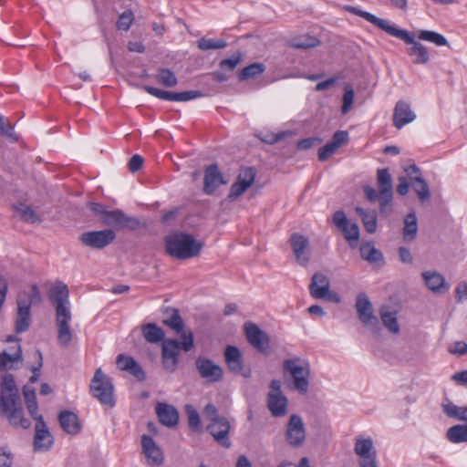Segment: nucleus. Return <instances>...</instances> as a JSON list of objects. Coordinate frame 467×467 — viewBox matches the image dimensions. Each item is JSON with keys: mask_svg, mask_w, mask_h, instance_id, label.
<instances>
[{"mask_svg": "<svg viewBox=\"0 0 467 467\" xmlns=\"http://www.w3.org/2000/svg\"><path fill=\"white\" fill-rule=\"evenodd\" d=\"M356 309L358 318L365 326H379V320L373 314L372 305L365 294H359L358 296L356 301Z\"/></svg>", "mask_w": 467, "mask_h": 467, "instance_id": "2eb2a0df", "label": "nucleus"}, {"mask_svg": "<svg viewBox=\"0 0 467 467\" xmlns=\"http://www.w3.org/2000/svg\"><path fill=\"white\" fill-rule=\"evenodd\" d=\"M378 454L358 457L359 467H378Z\"/></svg>", "mask_w": 467, "mask_h": 467, "instance_id": "bf43d9fd", "label": "nucleus"}, {"mask_svg": "<svg viewBox=\"0 0 467 467\" xmlns=\"http://www.w3.org/2000/svg\"><path fill=\"white\" fill-rule=\"evenodd\" d=\"M17 299V315L16 319V332L26 331L30 325V302L26 298Z\"/></svg>", "mask_w": 467, "mask_h": 467, "instance_id": "5701e85b", "label": "nucleus"}, {"mask_svg": "<svg viewBox=\"0 0 467 467\" xmlns=\"http://www.w3.org/2000/svg\"><path fill=\"white\" fill-rule=\"evenodd\" d=\"M116 363L120 370L129 372L139 380L145 379L143 369L133 358L120 354L117 357Z\"/></svg>", "mask_w": 467, "mask_h": 467, "instance_id": "bb28decb", "label": "nucleus"}, {"mask_svg": "<svg viewBox=\"0 0 467 467\" xmlns=\"http://www.w3.org/2000/svg\"><path fill=\"white\" fill-rule=\"evenodd\" d=\"M156 79L159 83L167 88H172L178 82L174 73L168 68H160Z\"/></svg>", "mask_w": 467, "mask_h": 467, "instance_id": "a18cd8bd", "label": "nucleus"}, {"mask_svg": "<svg viewBox=\"0 0 467 467\" xmlns=\"http://www.w3.org/2000/svg\"><path fill=\"white\" fill-rule=\"evenodd\" d=\"M340 231L348 242L358 241L359 238V228L357 223H349L348 222Z\"/></svg>", "mask_w": 467, "mask_h": 467, "instance_id": "603ef678", "label": "nucleus"}, {"mask_svg": "<svg viewBox=\"0 0 467 467\" xmlns=\"http://www.w3.org/2000/svg\"><path fill=\"white\" fill-rule=\"evenodd\" d=\"M242 56L240 53H236L233 55L231 57L223 59L220 62V67L222 68H228L229 70H234L237 65L240 63Z\"/></svg>", "mask_w": 467, "mask_h": 467, "instance_id": "4d7b16f0", "label": "nucleus"}, {"mask_svg": "<svg viewBox=\"0 0 467 467\" xmlns=\"http://www.w3.org/2000/svg\"><path fill=\"white\" fill-rule=\"evenodd\" d=\"M143 89L160 99L175 101L176 99V92L166 91L150 86H144Z\"/></svg>", "mask_w": 467, "mask_h": 467, "instance_id": "09e8293b", "label": "nucleus"}, {"mask_svg": "<svg viewBox=\"0 0 467 467\" xmlns=\"http://www.w3.org/2000/svg\"><path fill=\"white\" fill-rule=\"evenodd\" d=\"M0 411L8 413V420L14 426H21L24 429H27L31 425L29 420L26 419L23 415L20 400L15 401L14 406H10L8 409L5 406V402L2 403Z\"/></svg>", "mask_w": 467, "mask_h": 467, "instance_id": "b1692460", "label": "nucleus"}, {"mask_svg": "<svg viewBox=\"0 0 467 467\" xmlns=\"http://www.w3.org/2000/svg\"><path fill=\"white\" fill-rule=\"evenodd\" d=\"M166 253L176 259L184 260L197 256L203 244L192 235L176 232L164 238Z\"/></svg>", "mask_w": 467, "mask_h": 467, "instance_id": "f03ea898", "label": "nucleus"}, {"mask_svg": "<svg viewBox=\"0 0 467 467\" xmlns=\"http://www.w3.org/2000/svg\"><path fill=\"white\" fill-rule=\"evenodd\" d=\"M288 400L284 394H268L267 408L274 417L285 416L287 412Z\"/></svg>", "mask_w": 467, "mask_h": 467, "instance_id": "c85d7f7f", "label": "nucleus"}, {"mask_svg": "<svg viewBox=\"0 0 467 467\" xmlns=\"http://www.w3.org/2000/svg\"><path fill=\"white\" fill-rule=\"evenodd\" d=\"M50 301L55 305L57 341L62 347H68L72 340L70 321L72 314L67 285L62 282L55 283L48 292Z\"/></svg>", "mask_w": 467, "mask_h": 467, "instance_id": "f257e3e1", "label": "nucleus"}, {"mask_svg": "<svg viewBox=\"0 0 467 467\" xmlns=\"http://www.w3.org/2000/svg\"><path fill=\"white\" fill-rule=\"evenodd\" d=\"M338 148L334 145L332 142L327 143L325 146L319 149L318 151V159L321 161L327 160L330 156H332Z\"/></svg>", "mask_w": 467, "mask_h": 467, "instance_id": "6e6d98bb", "label": "nucleus"}, {"mask_svg": "<svg viewBox=\"0 0 467 467\" xmlns=\"http://www.w3.org/2000/svg\"><path fill=\"white\" fill-rule=\"evenodd\" d=\"M14 209L18 216L25 222L35 223L41 222L39 215L29 206L25 203L19 202L14 204Z\"/></svg>", "mask_w": 467, "mask_h": 467, "instance_id": "4c0bfd02", "label": "nucleus"}, {"mask_svg": "<svg viewBox=\"0 0 467 467\" xmlns=\"http://www.w3.org/2000/svg\"><path fill=\"white\" fill-rule=\"evenodd\" d=\"M447 439L452 443L467 442V425H455L447 431Z\"/></svg>", "mask_w": 467, "mask_h": 467, "instance_id": "a19ab883", "label": "nucleus"}, {"mask_svg": "<svg viewBox=\"0 0 467 467\" xmlns=\"http://www.w3.org/2000/svg\"><path fill=\"white\" fill-rule=\"evenodd\" d=\"M319 45V40L313 36H300L291 40L290 46L298 49H308Z\"/></svg>", "mask_w": 467, "mask_h": 467, "instance_id": "c03bdc74", "label": "nucleus"}, {"mask_svg": "<svg viewBox=\"0 0 467 467\" xmlns=\"http://www.w3.org/2000/svg\"><path fill=\"white\" fill-rule=\"evenodd\" d=\"M134 20V15L131 10L124 11L117 21V28L119 30L128 31L131 26Z\"/></svg>", "mask_w": 467, "mask_h": 467, "instance_id": "8fccbe9b", "label": "nucleus"}, {"mask_svg": "<svg viewBox=\"0 0 467 467\" xmlns=\"http://www.w3.org/2000/svg\"><path fill=\"white\" fill-rule=\"evenodd\" d=\"M455 299L457 302H462L467 299V283L461 282L455 289Z\"/></svg>", "mask_w": 467, "mask_h": 467, "instance_id": "680f3d73", "label": "nucleus"}, {"mask_svg": "<svg viewBox=\"0 0 467 467\" xmlns=\"http://www.w3.org/2000/svg\"><path fill=\"white\" fill-rule=\"evenodd\" d=\"M415 119L416 114L411 110L410 106L407 102L403 100L397 102L393 114V125L397 129L400 130Z\"/></svg>", "mask_w": 467, "mask_h": 467, "instance_id": "aec40b11", "label": "nucleus"}, {"mask_svg": "<svg viewBox=\"0 0 467 467\" xmlns=\"http://www.w3.org/2000/svg\"><path fill=\"white\" fill-rule=\"evenodd\" d=\"M329 286V279L325 275L317 273L312 276L309 285L310 295L316 299L331 298Z\"/></svg>", "mask_w": 467, "mask_h": 467, "instance_id": "6ab92c4d", "label": "nucleus"}, {"mask_svg": "<svg viewBox=\"0 0 467 467\" xmlns=\"http://www.w3.org/2000/svg\"><path fill=\"white\" fill-rule=\"evenodd\" d=\"M255 171L252 167H246L240 171L236 182L231 186L228 199L234 201L246 192L254 182Z\"/></svg>", "mask_w": 467, "mask_h": 467, "instance_id": "1a4fd4ad", "label": "nucleus"}, {"mask_svg": "<svg viewBox=\"0 0 467 467\" xmlns=\"http://www.w3.org/2000/svg\"><path fill=\"white\" fill-rule=\"evenodd\" d=\"M103 223L109 226L136 229L140 222L133 217H130L120 210L107 211L103 219Z\"/></svg>", "mask_w": 467, "mask_h": 467, "instance_id": "4468645a", "label": "nucleus"}, {"mask_svg": "<svg viewBox=\"0 0 467 467\" xmlns=\"http://www.w3.org/2000/svg\"><path fill=\"white\" fill-rule=\"evenodd\" d=\"M354 90L352 88H346L344 96H343V105L341 108V111L343 114H347L353 104L354 101Z\"/></svg>", "mask_w": 467, "mask_h": 467, "instance_id": "5fc2aeb1", "label": "nucleus"}, {"mask_svg": "<svg viewBox=\"0 0 467 467\" xmlns=\"http://www.w3.org/2000/svg\"><path fill=\"white\" fill-rule=\"evenodd\" d=\"M378 185L379 192L370 186L364 188L366 197L370 202L379 201L381 212L391 202L393 197L392 181L390 174L387 169H380L377 174Z\"/></svg>", "mask_w": 467, "mask_h": 467, "instance_id": "20e7f679", "label": "nucleus"}, {"mask_svg": "<svg viewBox=\"0 0 467 467\" xmlns=\"http://www.w3.org/2000/svg\"><path fill=\"white\" fill-rule=\"evenodd\" d=\"M410 185L420 201L424 202L430 198L431 192L429 185L421 176L412 178Z\"/></svg>", "mask_w": 467, "mask_h": 467, "instance_id": "ea45409f", "label": "nucleus"}, {"mask_svg": "<svg viewBox=\"0 0 467 467\" xmlns=\"http://www.w3.org/2000/svg\"><path fill=\"white\" fill-rule=\"evenodd\" d=\"M443 412L451 418L458 420L467 421V406L458 407L452 402H448L442 405Z\"/></svg>", "mask_w": 467, "mask_h": 467, "instance_id": "79ce46f5", "label": "nucleus"}, {"mask_svg": "<svg viewBox=\"0 0 467 467\" xmlns=\"http://www.w3.org/2000/svg\"><path fill=\"white\" fill-rule=\"evenodd\" d=\"M90 392L102 405L109 407L115 405L113 383L100 368L96 370L91 379Z\"/></svg>", "mask_w": 467, "mask_h": 467, "instance_id": "39448f33", "label": "nucleus"}, {"mask_svg": "<svg viewBox=\"0 0 467 467\" xmlns=\"http://www.w3.org/2000/svg\"><path fill=\"white\" fill-rule=\"evenodd\" d=\"M231 425L229 420L223 417L208 424L207 430L214 441L224 448H230L232 443L229 438Z\"/></svg>", "mask_w": 467, "mask_h": 467, "instance_id": "9b49d317", "label": "nucleus"}, {"mask_svg": "<svg viewBox=\"0 0 467 467\" xmlns=\"http://www.w3.org/2000/svg\"><path fill=\"white\" fill-rule=\"evenodd\" d=\"M115 237L116 234L112 230L105 229L83 233L79 239L86 246L102 249L112 243Z\"/></svg>", "mask_w": 467, "mask_h": 467, "instance_id": "6e6552de", "label": "nucleus"}, {"mask_svg": "<svg viewBox=\"0 0 467 467\" xmlns=\"http://www.w3.org/2000/svg\"><path fill=\"white\" fill-rule=\"evenodd\" d=\"M290 244L297 262L306 265L309 261V242L307 238L296 233L291 235Z\"/></svg>", "mask_w": 467, "mask_h": 467, "instance_id": "a211bd4d", "label": "nucleus"}, {"mask_svg": "<svg viewBox=\"0 0 467 467\" xmlns=\"http://www.w3.org/2000/svg\"><path fill=\"white\" fill-rule=\"evenodd\" d=\"M348 220L343 211H337L333 214V223L341 230L347 223Z\"/></svg>", "mask_w": 467, "mask_h": 467, "instance_id": "052dcab7", "label": "nucleus"}, {"mask_svg": "<svg viewBox=\"0 0 467 467\" xmlns=\"http://www.w3.org/2000/svg\"><path fill=\"white\" fill-rule=\"evenodd\" d=\"M418 37L420 40L432 43L438 47H442V46L448 45V41H447L446 37L435 31L420 30L418 33Z\"/></svg>", "mask_w": 467, "mask_h": 467, "instance_id": "37998d69", "label": "nucleus"}, {"mask_svg": "<svg viewBox=\"0 0 467 467\" xmlns=\"http://www.w3.org/2000/svg\"><path fill=\"white\" fill-rule=\"evenodd\" d=\"M196 368L200 376L208 382H218L223 379V368L209 358H198Z\"/></svg>", "mask_w": 467, "mask_h": 467, "instance_id": "ddd939ff", "label": "nucleus"}, {"mask_svg": "<svg viewBox=\"0 0 467 467\" xmlns=\"http://www.w3.org/2000/svg\"><path fill=\"white\" fill-rule=\"evenodd\" d=\"M143 164V158L140 155H133L129 161V169L131 172L138 171Z\"/></svg>", "mask_w": 467, "mask_h": 467, "instance_id": "69168bd1", "label": "nucleus"}, {"mask_svg": "<svg viewBox=\"0 0 467 467\" xmlns=\"http://www.w3.org/2000/svg\"><path fill=\"white\" fill-rule=\"evenodd\" d=\"M418 233V220L414 213H410L404 219L403 239L407 242L413 241Z\"/></svg>", "mask_w": 467, "mask_h": 467, "instance_id": "473e14b6", "label": "nucleus"}, {"mask_svg": "<svg viewBox=\"0 0 467 467\" xmlns=\"http://www.w3.org/2000/svg\"><path fill=\"white\" fill-rule=\"evenodd\" d=\"M222 173L219 171L217 165L212 164L205 169L203 178V192L212 194L222 184H225Z\"/></svg>", "mask_w": 467, "mask_h": 467, "instance_id": "412c9836", "label": "nucleus"}, {"mask_svg": "<svg viewBox=\"0 0 467 467\" xmlns=\"http://www.w3.org/2000/svg\"><path fill=\"white\" fill-rule=\"evenodd\" d=\"M225 362L228 369L235 374L242 375L244 378H248L251 375L249 369H244V363L240 350L234 346H227L224 351Z\"/></svg>", "mask_w": 467, "mask_h": 467, "instance_id": "dca6fc26", "label": "nucleus"}, {"mask_svg": "<svg viewBox=\"0 0 467 467\" xmlns=\"http://www.w3.org/2000/svg\"><path fill=\"white\" fill-rule=\"evenodd\" d=\"M58 420L64 431L70 435H76L80 431V423L78 416L68 410H64L59 413Z\"/></svg>", "mask_w": 467, "mask_h": 467, "instance_id": "c756f323", "label": "nucleus"}, {"mask_svg": "<svg viewBox=\"0 0 467 467\" xmlns=\"http://www.w3.org/2000/svg\"><path fill=\"white\" fill-rule=\"evenodd\" d=\"M283 368L291 378L292 388L302 395L306 394L311 377L309 362L300 358L285 359L283 363Z\"/></svg>", "mask_w": 467, "mask_h": 467, "instance_id": "7ed1b4c3", "label": "nucleus"}, {"mask_svg": "<svg viewBox=\"0 0 467 467\" xmlns=\"http://www.w3.org/2000/svg\"><path fill=\"white\" fill-rule=\"evenodd\" d=\"M141 447L148 462L150 465H161L163 462V455L153 439L149 435H142Z\"/></svg>", "mask_w": 467, "mask_h": 467, "instance_id": "4be33fe9", "label": "nucleus"}, {"mask_svg": "<svg viewBox=\"0 0 467 467\" xmlns=\"http://www.w3.org/2000/svg\"><path fill=\"white\" fill-rule=\"evenodd\" d=\"M426 286L433 293L441 294L449 289L444 276L436 271H426L422 273Z\"/></svg>", "mask_w": 467, "mask_h": 467, "instance_id": "393cba45", "label": "nucleus"}, {"mask_svg": "<svg viewBox=\"0 0 467 467\" xmlns=\"http://www.w3.org/2000/svg\"><path fill=\"white\" fill-rule=\"evenodd\" d=\"M202 93L198 90H188L182 92H176L175 101H189L192 99H195L197 98H201Z\"/></svg>", "mask_w": 467, "mask_h": 467, "instance_id": "13d9d810", "label": "nucleus"}, {"mask_svg": "<svg viewBox=\"0 0 467 467\" xmlns=\"http://www.w3.org/2000/svg\"><path fill=\"white\" fill-rule=\"evenodd\" d=\"M162 358V365L165 369L170 372H173L178 364V357H161Z\"/></svg>", "mask_w": 467, "mask_h": 467, "instance_id": "338daca9", "label": "nucleus"}, {"mask_svg": "<svg viewBox=\"0 0 467 467\" xmlns=\"http://www.w3.org/2000/svg\"><path fill=\"white\" fill-rule=\"evenodd\" d=\"M354 452L358 457L377 454L372 438L358 436L355 440Z\"/></svg>", "mask_w": 467, "mask_h": 467, "instance_id": "2f4dec72", "label": "nucleus"}, {"mask_svg": "<svg viewBox=\"0 0 467 467\" xmlns=\"http://www.w3.org/2000/svg\"><path fill=\"white\" fill-rule=\"evenodd\" d=\"M245 336L248 342L260 352H266L269 349V337L254 323H245Z\"/></svg>", "mask_w": 467, "mask_h": 467, "instance_id": "f8f14e48", "label": "nucleus"}, {"mask_svg": "<svg viewBox=\"0 0 467 467\" xmlns=\"http://www.w3.org/2000/svg\"><path fill=\"white\" fill-rule=\"evenodd\" d=\"M203 413L205 417L210 420V422L222 418L221 416L218 415L216 407L212 403H209L205 406Z\"/></svg>", "mask_w": 467, "mask_h": 467, "instance_id": "e2e57ef3", "label": "nucleus"}, {"mask_svg": "<svg viewBox=\"0 0 467 467\" xmlns=\"http://www.w3.org/2000/svg\"><path fill=\"white\" fill-rule=\"evenodd\" d=\"M346 10H348L349 13L355 14L365 20L368 21L375 26L379 27V29L383 30L384 32L388 33L390 27L392 26V24L389 22L388 20L379 18L373 14H370L368 12L360 10L355 6L348 5L346 6Z\"/></svg>", "mask_w": 467, "mask_h": 467, "instance_id": "7c9ffc66", "label": "nucleus"}, {"mask_svg": "<svg viewBox=\"0 0 467 467\" xmlns=\"http://www.w3.org/2000/svg\"><path fill=\"white\" fill-rule=\"evenodd\" d=\"M348 134L347 131L338 130L336 131L332 138V143L339 148L345 141H347Z\"/></svg>", "mask_w": 467, "mask_h": 467, "instance_id": "774afa93", "label": "nucleus"}, {"mask_svg": "<svg viewBox=\"0 0 467 467\" xmlns=\"http://www.w3.org/2000/svg\"><path fill=\"white\" fill-rule=\"evenodd\" d=\"M265 70V67L261 63H254L248 67H245L242 69V71L239 73V78L241 80L253 78L260 74H262Z\"/></svg>", "mask_w": 467, "mask_h": 467, "instance_id": "de8ad7c7", "label": "nucleus"}, {"mask_svg": "<svg viewBox=\"0 0 467 467\" xmlns=\"http://www.w3.org/2000/svg\"><path fill=\"white\" fill-rule=\"evenodd\" d=\"M156 413L161 424L170 428L178 424L179 413L173 406L160 402L156 405Z\"/></svg>", "mask_w": 467, "mask_h": 467, "instance_id": "a878e982", "label": "nucleus"}, {"mask_svg": "<svg viewBox=\"0 0 467 467\" xmlns=\"http://www.w3.org/2000/svg\"><path fill=\"white\" fill-rule=\"evenodd\" d=\"M360 255L362 259L369 263H378L383 260L382 253L369 243L360 246Z\"/></svg>", "mask_w": 467, "mask_h": 467, "instance_id": "58836bf2", "label": "nucleus"}, {"mask_svg": "<svg viewBox=\"0 0 467 467\" xmlns=\"http://www.w3.org/2000/svg\"><path fill=\"white\" fill-rule=\"evenodd\" d=\"M356 213L360 216L366 231L369 234H374L377 230L376 212L357 207Z\"/></svg>", "mask_w": 467, "mask_h": 467, "instance_id": "f704fd0d", "label": "nucleus"}, {"mask_svg": "<svg viewBox=\"0 0 467 467\" xmlns=\"http://www.w3.org/2000/svg\"><path fill=\"white\" fill-rule=\"evenodd\" d=\"M198 48L206 51L210 49H222L227 47L226 41L223 39H210L202 37L197 42Z\"/></svg>", "mask_w": 467, "mask_h": 467, "instance_id": "49530a36", "label": "nucleus"}, {"mask_svg": "<svg viewBox=\"0 0 467 467\" xmlns=\"http://www.w3.org/2000/svg\"><path fill=\"white\" fill-rule=\"evenodd\" d=\"M40 421L36 423L34 450L46 451L50 449L53 444V437L49 432L43 418H39Z\"/></svg>", "mask_w": 467, "mask_h": 467, "instance_id": "f3484780", "label": "nucleus"}, {"mask_svg": "<svg viewBox=\"0 0 467 467\" xmlns=\"http://www.w3.org/2000/svg\"><path fill=\"white\" fill-rule=\"evenodd\" d=\"M22 359V351L20 345L16 342V351L14 353H7L4 351L0 354V369H11L14 368V363Z\"/></svg>", "mask_w": 467, "mask_h": 467, "instance_id": "c9c22d12", "label": "nucleus"}, {"mask_svg": "<svg viewBox=\"0 0 467 467\" xmlns=\"http://www.w3.org/2000/svg\"><path fill=\"white\" fill-rule=\"evenodd\" d=\"M181 337V343L176 339L163 340L161 357H178L180 348L183 349L185 352L192 348L193 335L191 331L183 332Z\"/></svg>", "mask_w": 467, "mask_h": 467, "instance_id": "9d476101", "label": "nucleus"}, {"mask_svg": "<svg viewBox=\"0 0 467 467\" xmlns=\"http://www.w3.org/2000/svg\"><path fill=\"white\" fill-rule=\"evenodd\" d=\"M285 439L294 448L303 445L306 441V427L303 419L297 414L289 417L285 430Z\"/></svg>", "mask_w": 467, "mask_h": 467, "instance_id": "0eeeda50", "label": "nucleus"}, {"mask_svg": "<svg viewBox=\"0 0 467 467\" xmlns=\"http://www.w3.org/2000/svg\"><path fill=\"white\" fill-rule=\"evenodd\" d=\"M165 318L163 319V324L173 329L177 334L185 332L183 330V322L182 317L179 315L177 309L171 308L166 309L165 311Z\"/></svg>", "mask_w": 467, "mask_h": 467, "instance_id": "72a5a7b5", "label": "nucleus"}, {"mask_svg": "<svg viewBox=\"0 0 467 467\" xmlns=\"http://www.w3.org/2000/svg\"><path fill=\"white\" fill-rule=\"evenodd\" d=\"M379 317L383 326L392 334L400 332L398 323V311L389 306H381L379 308Z\"/></svg>", "mask_w": 467, "mask_h": 467, "instance_id": "cd10ccee", "label": "nucleus"}, {"mask_svg": "<svg viewBox=\"0 0 467 467\" xmlns=\"http://www.w3.org/2000/svg\"><path fill=\"white\" fill-rule=\"evenodd\" d=\"M22 297H24L23 299L26 298L27 301L30 302V306L32 304L40 303L41 302V294H40L38 286L36 285H33L31 286V293H28L26 291L20 292L17 296V299H21Z\"/></svg>", "mask_w": 467, "mask_h": 467, "instance_id": "3c124183", "label": "nucleus"}, {"mask_svg": "<svg viewBox=\"0 0 467 467\" xmlns=\"http://www.w3.org/2000/svg\"><path fill=\"white\" fill-rule=\"evenodd\" d=\"M142 334L146 341L154 344L162 341L165 337L164 331L153 323L143 326Z\"/></svg>", "mask_w": 467, "mask_h": 467, "instance_id": "e433bc0d", "label": "nucleus"}, {"mask_svg": "<svg viewBox=\"0 0 467 467\" xmlns=\"http://www.w3.org/2000/svg\"><path fill=\"white\" fill-rule=\"evenodd\" d=\"M12 457L10 451L6 448L0 449V467H11Z\"/></svg>", "mask_w": 467, "mask_h": 467, "instance_id": "0e129e2a", "label": "nucleus"}, {"mask_svg": "<svg viewBox=\"0 0 467 467\" xmlns=\"http://www.w3.org/2000/svg\"><path fill=\"white\" fill-rule=\"evenodd\" d=\"M387 34L411 45L408 49V54L413 57L415 64H426L429 61L430 57L427 48L420 42L415 41L414 36L409 31L400 29L395 25H392Z\"/></svg>", "mask_w": 467, "mask_h": 467, "instance_id": "423d86ee", "label": "nucleus"}, {"mask_svg": "<svg viewBox=\"0 0 467 467\" xmlns=\"http://www.w3.org/2000/svg\"><path fill=\"white\" fill-rule=\"evenodd\" d=\"M188 423L190 428L194 431L201 429V420L198 412L192 407H187Z\"/></svg>", "mask_w": 467, "mask_h": 467, "instance_id": "864d4df0", "label": "nucleus"}]
</instances>
